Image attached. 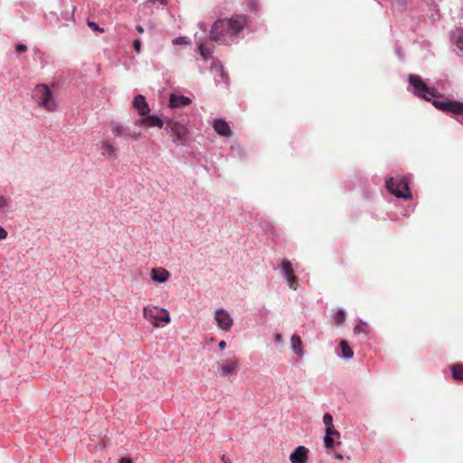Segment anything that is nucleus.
I'll use <instances>...</instances> for the list:
<instances>
[{
	"label": "nucleus",
	"instance_id": "obj_28",
	"mask_svg": "<svg viewBox=\"0 0 463 463\" xmlns=\"http://www.w3.org/2000/svg\"><path fill=\"white\" fill-rule=\"evenodd\" d=\"M89 28H90L93 32L96 33H104L105 30L100 28L97 24L89 21Z\"/></svg>",
	"mask_w": 463,
	"mask_h": 463
},
{
	"label": "nucleus",
	"instance_id": "obj_19",
	"mask_svg": "<svg viewBox=\"0 0 463 463\" xmlns=\"http://www.w3.org/2000/svg\"><path fill=\"white\" fill-rule=\"evenodd\" d=\"M451 374L454 380L463 381V364H456L450 366Z\"/></svg>",
	"mask_w": 463,
	"mask_h": 463
},
{
	"label": "nucleus",
	"instance_id": "obj_17",
	"mask_svg": "<svg viewBox=\"0 0 463 463\" xmlns=\"http://www.w3.org/2000/svg\"><path fill=\"white\" fill-rule=\"evenodd\" d=\"M100 149L101 154L110 161H114L118 157L117 148L109 142H104Z\"/></svg>",
	"mask_w": 463,
	"mask_h": 463
},
{
	"label": "nucleus",
	"instance_id": "obj_37",
	"mask_svg": "<svg viewBox=\"0 0 463 463\" xmlns=\"http://www.w3.org/2000/svg\"><path fill=\"white\" fill-rule=\"evenodd\" d=\"M221 459L223 463H232V460L225 454L222 455Z\"/></svg>",
	"mask_w": 463,
	"mask_h": 463
},
{
	"label": "nucleus",
	"instance_id": "obj_20",
	"mask_svg": "<svg viewBox=\"0 0 463 463\" xmlns=\"http://www.w3.org/2000/svg\"><path fill=\"white\" fill-rule=\"evenodd\" d=\"M340 348H341V352H342V356L343 357H345V358H351V357H353L354 353H353L351 347L346 343V341L342 340L340 342Z\"/></svg>",
	"mask_w": 463,
	"mask_h": 463
},
{
	"label": "nucleus",
	"instance_id": "obj_4",
	"mask_svg": "<svg viewBox=\"0 0 463 463\" xmlns=\"http://www.w3.org/2000/svg\"><path fill=\"white\" fill-rule=\"evenodd\" d=\"M386 189L396 197L411 199V194L409 191L408 183L405 178H387L385 181Z\"/></svg>",
	"mask_w": 463,
	"mask_h": 463
},
{
	"label": "nucleus",
	"instance_id": "obj_26",
	"mask_svg": "<svg viewBox=\"0 0 463 463\" xmlns=\"http://www.w3.org/2000/svg\"><path fill=\"white\" fill-rule=\"evenodd\" d=\"M9 207V203H8V200L4 197V196H1L0 197V212H5L8 209Z\"/></svg>",
	"mask_w": 463,
	"mask_h": 463
},
{
	"label": "nucleus",
	"instance_id": "obj_25",
	"mask_svg": "<svg viewBox=\"0 0 463 463\" xmlns=\"http://www.w3.org/2000/svg\"><path fill=\"white\" fill-rule=\"evenodd\" d=\"M326 436H336V437H339L340 436V433L333 427V426H329V427H326Z\"/></svg>",
	"mask_w": 463,
	"mask_h": 463
},
{
	"label": "nucleus",
	"instance_id": "obj_24",
	"mask_svg": "<svg viewBox=\"0 0 463 463\" xmlns=\"http://www.w3.org/2000/svg\"><path fill=\"white\" fill-rule=\"evenodd\" d=\"M323 422L326 427L333 426V417L330 413H325Z\"/></svg>",
	"mask_w": 463,
	"mask_h": 463
},
{
	"label": "nucleus",
	"instance_id": "obj_31",
	"mask_svg": "<svg viewBox=\"0 0 463 463\" xmlns=\"http://www.w3.org/2000/svg\"><path fill=\"white\" fill-rule=\"evenodd\" d=\"M324 443L326 448H332L334 446V439L329 436L324 438Z\"/></svg>",
	"mask_w": 463,
	"mask_h": 463
},
{
	"label": "nucleus",
	"instance_id": "obj_27",
	"mask_svg": "<svg viewBox=\"0 0 463 463\" xmlns=\"http://www.w3.org/2000/svg\"><path fill=\"white\" fill-rule=\"evenodd\" d=\"M247 6L252 10L257 11L258 10V1L257 0H245Z\"/></svg>",
	"mask_w": 463,
	"mask_h": 463
},
{
	"label": "nucleus",
	"instance_id": "obj_8",
	"mask_svg": "<svg viewBox=\"0 0 463 463\" xmlns=\"http://www.w3.org/2000/svg\"><path fill=\"white\" fill-rule=\"evenodd\" d=\"M280 268L284 272V277L288 282V287L291 289L296 290L298 288V278L295 275L291 262L288 260L284 259L281 261Z\"/></svg>",
	"mask_w": 463,
	"mask_h": 463
},
{
	"label": "nucleus",
	"instance_id": "obj_22",
	"mask_svg": "<svg viewBox=\"0 0 463 463\" xmlns=\"http://www.w3.org/2000/svg\"><path fill=\"white\" fill-rule=\"evenodd\" d=\"M198 50H199L201 56L204 60H208L212 57V53H213L212 49L207 47L204 43H200L198 45Z\"/></svg>",
	"mask_w": 463,
	"mask_h": 463
},
{
	"label": "nucleus",
	"instance_id": "obj_32",
	"mask_svg": "<svg viewBox=\"0 0 463 463\" xmlns=\"http://www.w3.org/2000/svg\"><path fill=\"white\" fill-rule=\"evenodd\" d=\"M133 46L135 51L139 53L141 51V42L139 40H135L133 43Z\"/></svg>",
	"mask_w": 463,
	"mask_h": 463
},
{
	"label": "nucleus",
	"instance_id": "obj_23",
	"mask_svg": "<svg viewBox=\"0 0 463 463\" xmlns=\"http://www.w3.org/2000/svg\"><path fill=\"white\" fill-rule=\"evenodd\" d=\"M112 132L115 136L126 138V135L128 132V128L123 126L116 125L112 127Z\"/></svg>",
	"mask_w": 463,
	"mask_h": 463
},
{
	"label": "nucleus",
	"instance_id": "obj_15",
	"mask_svg": "<svg viewBox=\"0 0 463 463\" xmlns=\"http://www.w3.org/2000/svg\"><path fill=\"white\" fill-rule=\"evenodd\" d=\"M239 363L237 359H227L220 365L222 374L223 376L227 374L234 373L238 368Z\"/></svg>",
	"mask_w": 463,
	"mask_h": 463
},
{
	"label": "nucleus",
	"instance_id": "obj_10",
	"mask_svg": "<svg viewBox=\"0 0 463 463\" xmlns=\"http://www.w3.org/2000/svg\"><path fill=\"white\" fill-rule=\"evenodd\" d=\"M133 108H135L140 116H146L150 112L149 106L146 101V98L143 95H137L134 98L132 102Z\"/></svg>",
	"mask_w": 463,
	"mask_h": 463
},
{
	"label": "nucleus",
	"instance_id": "obj_35",
	"mask_svg": "<svg viewBox=\"0 0 463 463\" xmlns=\"http://www.w3.org/2000/svg\"><path fill=\"white\" fill-rule=\"evenodd\" d=\"M16 51H17L18 52H26V51H27V46H26V45H24V44H22V43L17 44V46H16Z\"/></svg>",
	"mask_w": 463,
	"mask_h": 463
},
{
	"label": "nucleus",
	"instance_id": "obj_7",
	"mask_svg": "<svg viewBox=\"0 0 463 463\" xmlns=\"http://www.w3.org/2000/svg\"><path fill=\"white\" fill-rule=\"evenodd\" d=\"M432 105L444 112H449L457 116H461L463 118V103L456 100L444 99V100H432Z\"/></svg>",
	"mask_w": 463,
	"mask_h": 463
},
{
	"label": "nucleus",
	"instance_id": "obj_18",
	"mask_svg": "<svg viewBox=\"0 0 463 463\" xmlns=\"http://www.w3.org/2000/svg\"><path fill=\"white\" fill-rule=\"evenodd\" d=\"M291 349L298 356H302L304 354L303 344L300 336L298 335H293L291 336Z\"/></svg>",
	"mask_w": 463,
	"mask_h": 463
},
{
	"label": "nucleus",
	"instance_id": "obj_41",
	"mask_svg": "<svg viewBox=\"0 0 463 463\" xmlns=\"http://www.w3.org/2000/svg\"><path fill=\"white\" fill-rule=\"evenodd\" d=\"M136 29L137 30V32L139 33H144V28L141 25H137Z\"/></svg>",
	"mask_w": 463,
	"mask_h": 463
},
{
	"label": "nucleus",
	"instance_id": "obj_30",
	"mask_svg": "<svg viewBox=\"0 0 463 463\" xmlns=\"http://www.w3.org/2000/svg\"><path fill=\"white\" fill-rule=\"evenodd\" d=\"M140 136H141L140 132H133L132 133L128 130V132L126 135V138L137 140L140 137Z\"/></svg>",
	"mask_w": 463,
	"mask_h": 463
},
{
	"label": "nucleus",
	"instance_id": "obj_9",
	"mask_svg": "<svg viewBox=\"0 0 463 463\" xmlns=\"http://www.w3.org/2000/svg\"><path fill=\"white\" fill-rule=\"evenodd\" d=\"M214 319L218 327L223 331H229L233 325V320L231 315L223 308L216 310Z\"/></svg>",
	"mask_w": 463,
	"mask_h": 463
},
{
	"label": "nucleus",
	"instance_id": "obj_16",
	"mask_svg": "<svg viewBox=\"0 0 463 463\" xmlns=\"http://www.w3.org/2000/svg\"><path fill=\"white\" fill-rule=\"evenodd\" d=\"M192 103L191 99L184 95L171 94L169 99V104L172 108H181Z\"/></svg>",
	"mask_w": 463,
	"mask_h": 463
},
{
	"label": "nucleus",
	"instance_id": "obj_12",
	"mask_svg": "<svg viewBox=\"0 0 463 463\" xmlns=\"http://www.w3.org/2000/svg\"><path fill=\"white\" fill-rule=\"evenodd\" d=\"M213 127L220 136L229 137L232 134L230 126L223 119H215L213 121Z\"/></svg>",
	"mask_w": 463,
	"mask_h": 463
},
{
	"label": "nucleus",
	"instance_id": "obj_2",
	"mask_svg": "<svg viewBox=\"0 0 463 463\" xmlns=\"http://www.w3.org/2000/svg\"><path fill=\"white\" fill-rule=\"evenodd\" d=\"M33 98L38 105L48 111H54L57 108L56 101L52 97V92L45 84H38L33 90Z\"/></svg>",
	"mask_w": 463,
	"mask_h": 463
},
{
	"label": "nucleus",
	"instance_id": "obj_33",
	"mask_svg": "<svg viewBox=\"0 0 463 463\" xmlns=\"http://www.w3.org/2000/svg\"><path fill=\"white\" fill-rule=\"evenodd\" d=\"M365 326H366V325H365V324L357 325V326L354 327V333H355V334H360L361 332H364V327H365Z\"/></svg>",
	"mask_w": 463,
	"mask_h": 463
},
{
	"label": "nucleus",
	"instance_id": "obj_3",
	"mask_svg": "<svg viewBox=\"0 0 463 463\" xmlns=\"http://www.w3.org/2000/svg\"><path fill=\"white\" fill-rule=\"evenodd\" d=\"M143 317L146 320L150 321L154 327H159L158 322L165 324L170 323V314L165 308H160L158 307H144Z\"/></svg>",
	"mask_w": 463,
	"mask_h": 463
},
{
	"label": "nucleus",
	"instance_id": "obj_21",
	"mask_svg": "<svg viewBox=\"0 0 463 463\" xmlns=\"http://www.w3.org/2000/svg\"><path fill=\"white\" fill-rule=\"evenodd\" d=\"M334 323L336 326H342L345 322V313L343 309H338L333 316Z\"/></svg>",
	"mask_w": 463,
	"mask_h": 463
},
{
	"label": "nucleus",
	"instance_id": "obj_39",
	"mask_svg": "<svg viewBox=\"0 0 463 463\" xmlns=\"http://www.w3.org/2000/svg\"><path fill=\"white\" fill-rule=\"evenodd\" d=\"M218 347L221 349V350H223L225 347H226V343L225 341H221L218 345Z\"/></svg>",
	"mask_w": 463,
	"mask_h": 463
},
{
	"label": "nucleus",
	"instance_id": "obj_14",
	"mask_svg": "<svg viewBox=\"0 0 463 463\" xmlns=\"http://www.w3.org/2000/svg\"><path fill=\"white\" fill-rule=\"evenodd\" d=\"M170 277V272L164 268H154L151 269V279L155 282L164 283Z\"/></svg>",
	"mask_w": 463,
	"mask_h": 463
},
{
	"label": "nucleus",
	"instance_id": "obj_13",
	"mask_svg": "<svg viewBox=\"0 0 463 463\" xmlns=\"http://www.w3.org/2000/svg\"><path fill=\"white\" fill-rule=\"evenodd\" d=\"M138 125H145L147 127H158L160 128L164 126V121L156 115H146V118L138 119L137 121Z\"/></svg>",
	"mask_w": 463,
	"mask_h": 463
},
{
	"label": "nucleus",
	"instance_id": "obj_11",
	"mask_svg": "<svg viewBox=\"0 0 463 463\" xmlns=\"http://www.w3.org/2000/svg\"><path fill=\"white\" fill-rule=\"evenodd\" d=\"M308 449L304 446H298L289 456L291 463H307Z\"/></svg>",
	"mask_w": 463,
	"mask_h": 463
},
{
	"label": "nucleus",
	"instance_id": "obj_1",
	"mask_svg": "<svg viewBox=\"0 0 463 463\" xmlns=\"http://www.w3.org/2000/svg\"><path fill=\"white\" fill-rule=\"evenodd\" d=\"M247 24L248 17L244 14L218 19L212 25L210 39L218 44L231 45L235 43Z\"/></svg>",
	"mask_w": 463,
	"mask_h": 463
},
{
	"label": "nucleus",
	"instance_id": "obj_34",
	"mask_svg": "<svg viewBox=\"0 0 463 463\" xmlns=\"http://www.w3.org/2000/svg\"><path fill=\"white\" fill-rule=\"evenodd\" d=\"M174 44H184L187 43L184 37H178L173 41Z\"/></svg>",
	"mask_w": 463,
	"mask_h": 463
},
{
	"label": "nucleus",
	"instance_id": "obj_29",
	"mask_svg": "<svg viewBox=\"0 0 463 463\" xmlns=\"http://www.w3.org/2000/svg\"><path fill=\"white\" fill-rule=\"evenodd\" d=\"M456 44L460 50L463 51V31L458 32V35L456 39Z\"/></svg>",
	"mask_w": 463,
	"mask_h": 463
},
{
	"label": "nucleus",
	"instance_id": "obj_42",
	"mask_svg": "<svg viewBox=\"0 0 463 463\" xmlns=\"http://www.w3.org/2000/svg\"><path fill=\"white\" fill-rule=\"evenodd\" d=\"M335 458L338 460H342L344 458L340 453H335Z\"/></svg>",
	"mask_w": 463,
	"mask_h": 463
},
{
	"label": "nucleus",
	"instance_id": "obj_36",
	"mask_svg": "<svg viewBox=\"0 0 463 463\" xmlns=\"http://www.w3.org/2000/svg\"><path fill=\"white\" fill-rule=\"evenodd\" d=\"M7 237V232L0 226V241L5 240Z\"/></svg>",
	"mask_w": 463,
	"mask_h": 463
},
{
	"label": "nucleus",
	"instance_id": "obj_40",
	"mask_svg": "<svg viewBox=\"0 0 463 463\" xmlns=\"http://www.w3.org/2000/svg\"><path fill=\"white\" fill-rule=\"evenodd\" d=\"M274 338L276 342H280L282 340V335L280 334H276Z\"/></svg>",
	"mask_w": 463,
	"mask_h": 463
},
{
	"label": "nucleus",
	"instance_id": "obj_38",
	"mask_svg": "<svg viewBox=\"0 0 463 463\" xmlns=\"http://www.w3.org/2000/svg\"><path fill=\"white\" fill-rule=\"evenodd\" d=\"M119 463H133L129 458H121Z\"/></svg>",
	"mask_w": 463,
	"mask_h": 463
},
{
	"label": "nucleus",
	"instance_id": "obj_6",
	"mask_svg": "<svg viewBox=\"0 0 463 463\" xmlns=\"http://www.w3.org/2000/svg\"><path fill=\"white\" fill-rule=\"evenodd\" d=\"M409 82L414 88V92L416 95L424 98L426 100H430L428 98V95L438 98L439 97V93L435 88H429L422 79L415 74L409 75Z\"/></svg>",
	"mask_w": 463,
	"mask_h": 463
},
{
	"label": "nucleus",
	"instance_id": "obj_5",
	"mask_svg": "<svg viewBox=\"0 0 463 463\" xmlns=\"http://www.w3.org/2000/svg\"><path fill=\"white\" fill-rule=\"evenodd\" d=\"M165 129L168 134L173 137L175 143L184 144L188 136V129L184 123L169 119L165 122Z\"/></svg>",
	"mask_w": 463,
	"mask_h": 463
}]
</instances>
